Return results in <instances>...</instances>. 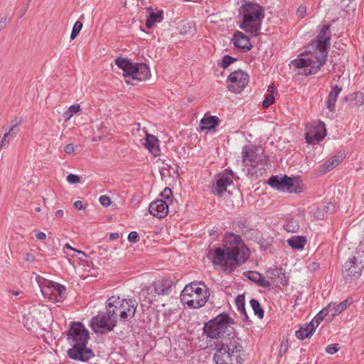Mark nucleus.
Here are the masks:
<instances>
[{
  "label": "nucleus",
  "instance_id": "obj_1",
  "mask_svg": "<svg viewBox=\"0 0 364 364\" xmlns=\"http://www.w3.org/2000/svg\"><path fill=\"white\" fill-rule=\"evenodd\" d=\"M226 240L228 246L210 249L208 257L212 259L215 269L231 274L240 264L247 261L250 252L240 235L230 234Z\"/></svg>",
  "mask_w": 364,
  "mask_h": 364
},
{
  "label": "nucleus",
  "instance_id": "obj_2",
  "mask_svg": "<svg viewBox=\"0 0 364 364\" xmlns=\"http://www.w3.org/2000/svg\"><path fill=\"white\" fill-rule=\"evenodd\" d=\"M331 37L330 25H324L316 39L308 46L307 56L295 59L291 64L297 68H303L301 74L305 75L317 73L326 63Z\"/></svg>",
  "mask_w": 364,
  "mask_h": 364
},
{
  "label": "nucleus",
  "instance_id": "obj_3",
  "mask_svg": "<svg viewBox=\"0 0 364 364\" xmlns=\"http://www.w3.org/2000/svg\"><path fill=\"white\" fill-rule=\"evenodd\" d=\"M67 338L71 346L67 351L70 358L85 362L94 356L92 350L87 347L89 331L82 323H72L67 332Z\"/></svg>",
  "mask_w": 364,
  "mask_h": 364
},
{
  "label": "nucleus",
  "instance_id": "obj_4",
  "mask_svg": "<svg viewBox=\"0 0 364 364\" xmlns=\"http://www.w3.org/2000/svg\"><path fill=\"white\" fill-rule=\"evenodd\" d=\"M239 13L242 19L240 28L254 36H257L264 18L263 8L257 4L245 2L240 6Z\"/></svg>",
  "mask_w": 364,
  "mask_h": 364
},
{
  "label": "nucleus",
  "instance_id": "obj_5",
  "mask_svg": "<svg viewBox=\"0 0 364 364\" xmlns=\"http://www.w3.org/2000/svg\"><path fill=\"white\" fill-rule=\"evenodd\" d=\"M215 346L213 360L216 364H241L243 363L242 346L237 339L221 341Z\"/></svg>",
  "mask_w": 364,
  "mask_h": 364
},
{
  "label": "nucleus",
  "instance_id": "obj_6",
  "mask_svg": "<svg viewBox=\"0 0 364 364\" xmlns=\"http://www.w3.org/2000/svg\"><path fill=\"white\" fill-rule=\"evenodd\" d=\"M233 320L227 314H220L204 326V332L210 338H220L221 341L235 339Z\"/></svg>",
  "mask_w": 364,
  "mask_h": 364
},
{
  "label": "nucleus",
  "instance_id": "obj_7",
  "mask_svg": "<svg viewBox=\"0 0 364 364\" xmlns=\"http://www.w3.org/2000/svg\"><path fill=\"white\" fill-rule=\"evenodd\" d=\"M137 308V302L134 299H120L119 296H112L107 299L106 309L111 314V316L116 320L124 323L132 318Z\"/></svg>",
  "mask_w": 364,
  "mask_h": 364
},
{
  "label": "nucleus",
  "instance_id": "obj_8",
  "mask_svg": "<svg viewBox=\"0 0 364 364\" xmlns=\"http://www.w3.org/2000/svg\"><path fill=\"white\" fill-rule=\"evenodd\" d=\"M115 64L123 70V75L128 84L133 85L151 76L149 67L145 63H134L130 59L117 58Z\"/></svg>",
  "mask_w": 364,
  "mask_h": 364
},
{
  "label": "nucleus",
  "instance_id": "obj_9",
  "mask_svg": "<svg viewBox=\"0 0 364 364\" xmlns=\"http://www.w3.org/2000/svg\"><path fill=\"white\" fill-rule=\"evenodd\" d=\"M209 294L205 284L191 282L186 285L181 293V301L188 307L198 309L203 306L208 299Z\"/></svg>",
  "mask_w": 364,
  "mask_h": 364
},
{
  "label": "nucleus",
  "instance_id": "obj_10",
  "mask_svg": "<svg viewBox=\"0 0 364 364\" xmlns=\"http://www.w3.org/2000/svg\"><path fill=\"white\" fill-rule=\"evenodd\" d=\"M116 320L111 316V314L106 310V312H100L91 321L92 329L97 333L105 334L114 329L116 326Z\"/></svg>",
  "mask_w": 364,
  "mask_h": 364
},
{
  "label": "nucleus",
  "instance_id": "obj_11",
  "mask_svg": "<svg viewBox=\"0 0 364 364\" xmlns=\"http://www.w3.org/2000/svg\"><path fill=\"white\" fill-rule=\"evenodd\" d=\"M249 82V75L242 70H235L228 77V88L235 93L241 92Z\"/></svg>",
  "mask_w": 364,
  "mask_h": 364
},
{
  "label": "nucleus",
  "instance_id": "obj_12",
  "mask_svg": "<svg viewBox=\"0 0 364 364\" xmlns=\"http://www.w3.org/2000/svg\"><path fill=\"white\" fill-rule=\"evenodd\" d=\"M65 287L61 284L48 281L41 287V292L44 297L51 301L59 302L65 298Z\"/></svg>",
  "mask_w": 364,
  "mask_h": 364
},
{
  "label": "nucleus",
  "instance_id": "obj_13",
  "mask_svg": "<svg viewBox=\"0 0 364 364\" xmlns=\"http://www.w3.org/2000/svg\"><path fill=\"white\" fill-rule=\"evenodd\" d=\"M363 264L361 261L353 257L349 259L343 265L342 274L346 282H351L358 279L363 269Z\"/></svg>",
  "mask_w": 364,
  "mask_h": 364
},
{
  "label": "nucleus",
  "instance_id": "obj_14",
  "mask_svg": "<svg viewBox=\"0 0 364 364\" xmlns=\"http://www.w3.org/2000/svg\"><path fill=\"white\" fill-rule=\"evenodd\" d=\"M168 280H157L153 284L149 287L146 289V293L149 303H152L155 300L156 295H167L171 291V285Z\"/></svg>",
  "mask_w": 364,
  "mask_h": 364
},
{
  "label": "nucleus",
  "instance_id": "obj_15",
  "mask_svg": "<svg viewBox=\"0 0 364 364\" xmlns=\"http://www.w3.org/2000/svg\"><path fill=\"white\" fill-rule=\"evenodd\" d=\"M326 136V127L323 122H315L312 127L306 133V142L316 144L320 142Z\"/></svg>",
  "mask_w": 364,
  "mask_h": 364
},
{
  "label": "nucleus",
  "instance_id": "obj_16",
  "mask_svg": "<svg viewBox=\"0 0 364 364\" xmlns=\"http://www.w3.org/2000/svg\"><path fill=\"white\" fill-rule=\"evenodd\" d=\"M232 171H228L227 169L225 172L218 174L213 193L222 196L227 191V187L232 183Z\"/></svg>",
  "mask_w": 364,
  "mask_h": 364
},
{
  "label": "nucleus",
  "instance_id": "obj_17",
  "mask_svg": "<svg viewBox=\"0 0 364 364\" xmlns=\"http://www.w3.org/2000/svg\"><path fill=\"white\" fill-rule=\"evenodd\" d=\"M149 211L153 216L158 218H163L168 213V206L166 201L159 199L150 203Z\"/></svg>",
  "mask_w": 364,
  "mask_h": 364
},
{
  "label": "nucleus",
  "instance_id": "obj_18",
  "mask_svg": "<svg viewBox=\"0 0 364 364\" xmlns=\"http://www.w3.org/2000/svg\"><path fill=\"white\" fill-rule=\"evenodd\" d=\"M231 41L235 47L240 49L243 52L250 50L252 47L249 38L239 31H236L234 33Z\"/></svg>",
  "mask_w": 364,
  "mask_h": 364
},
{
  "label": "nucleus",
  "instance_id": "obj_19",
  "mask_svg": "<svg viewBox=\"0 0 364 364\" xmlns=\"http://www.w3.org/2000/svg\"><path fill=\"white\" fill-rule=\"evenodd\" d=\"M345 154L343 152H338L334 156L328 159L323 164L318 166L317 172L321 175H324L327 172L336 168L344 159Z\"/></svg>",
  "mask_w": 364,
  "mask_h": 364
},
{
  "label": "nucleus",
  "instance_id": "obj_20",
  "mask_svg": "<svg viewBox=\"0 0 364 364\" xmlns=\"http://www.w3.org/2000/svg\"><path fill=\"white\" fill-rule=\"evenodd\" d=\"M146 134L144 146L155 157L159 156L161 153L159 140L153 134H149L146 131H144Z\"/></svg>",
  "mask_w": 364,
  "mask_h": 364
},
{
  "label": "nucleus",
  "instance_id": "obj_21",
  "mask_svg": "<svg viewBox=\"0 0 364 364\" xmlns=\"http://www.w3.org/2000/svg\"><path fill=\"white\" fill-rule=\"evenodd\" d=\"M19 130L18 123L16 122L0 139V149L8 148L11 141L17 136Z\"/></svg>",
  "mask_w": 364,
  "mask_h": 364
},
{
  "label": "nucleus",
  "instance_id": "obj_22",
  "mask_svg": "<svg viewBox=\"0 0 364 364\" xmlns=\"http://www.w3.org/2000/svg\"><path fill=\"white\" fill-rule=\"evenodd\" d=\"M257 149L252 146H245L242 151V162L245 166H251L257 158Z\"/></svg>",
  "mask_w": 364,
  "mask_h": 364
},
{
  "label": "nucleus",
  "instance_id": "obj_23",
  "mask_svg": "<svg viewBox=\"0 0 364 364\" xmlns=\"http://www.w3.org/2000/svg\"><path fill=\"white\" fill-rule=\"evenodd\" d=\"M341 90L342 88L337 85L331 87V90L326 100V107L329 111L333 112L335 110L336 102Z\"/></svg>",
  "mask_w": 364,
  "mask_h": 364
},
{
  "label": "nucleus",
  "instance_id": "obj_24",
  "mask_svg": "<svg viewBox=\"0 0 364 364\" xmlns=\"http://www.w3.org/2000/svg\"><path fill=\"white\" fill-rule=\"evenodd\" d=\"M352 303L351 299H346L345 301L339 303L338 304H330L326 306L330 316L332 318L336 315L340 314L345 309H346Z\"/></svg>",
  "mask_w": 364,
  "mask_h": 364
},
{
  "label": "nucleus",
  "instance_id": "obj_25",
  "mask_svg": "<svg viewBox=\"0 0 364 364\" xmlns=\"http://www.w3.org/2000/svg\"><path fill=\"white\" fill-rule=\"evenodd\" d=\"M220 119L216 116H207L205 114L200 120L201 129L210 130L219 125Z\"/></svg>",
  "mask_w": 364,
  "mask_h": 364
},
{
  "label": "nucleus",
  "instance_id": "obj_26",
  "mask_svg": "<svg viewBox=\"0 0 364 364\" xmlns=\"http://www.w3.org/2000/svg\"><path fill=\"white\" fill-rule=\"evenodd\" d=\"M316 328L311 323H306L304 326H301L296 332V336L297 338L300 340H304L306 338L310 337L315 331Z\"/></svg>",
  "mask_w": 364,
  "mask_h": 364
},
{
  "label": "nucleus",
  "instance_id": "obj_27",
  "mask_svg": "<svg viewBox=\"0 0 364 364\" xmlns=\"http://www.w3.org/2000/svg\"><path fill=\"white\" fill-rule=\"evenodd\" d=\"M148 11H150L151 13L146 21V26L148 28H152L156 23H160L163 20V12L158 11L156 13L152 11V9L151 7L147 9Z\"/></svg>",
  "mask_w": 364,
  "mask_h": 364
},
{
  "label": "nucleus",
  "instance_id": "obj_28",
  "mask_svg": "<svg viewBox=\"0 0 364 364\" xmlns=\"http://www.w3.org/2000/svg\"><path fill=\"white\" fill-rule=\"evenodd\" d=\"M306 242V238L302 236H293L287 240V242L290 247L297 250L303 249Z\"/></svg>",
  "mask_w": 364,
  "mask_h": 364
},
{
  "label": "nucleus",
  "instance_id": "obj_29",
  "mask_svg": "<svg viewBox=\"0 0 364 364\" xmlns=\"http://www.w3.org/2000/svg\"><path fill=\"white\" fill-rule=\"evenodd\" d=\"M283 272L284 271L282 268H271L267 272V277L269 278L272 283H274L276 282L277 279L280 278V276L282 275Z\"/></svg>",
  "mask_w": 364,
  "mask_h": 364
},
{
  "label": "nucleus",
  "instance_id": "obj_30",
  "mask_svg": "<svg viewBox=\"0 0 364 364\" xmlns=\"http://www.w3.org/2000/svg\"><path fill=\"white\" fill-rule=\"evenodd\" d=\"M250 303L255 314L259 318H262L264 317V310L261 307L259 302L257 300L253 299L250 300Z\"/></svg>",
  "mask_w": 364,
  "mask_h": 364
},
{
  "label": "nucleus",
  "instance_id": "obj_31",
  "mask_svg": "<svg viewBox=\"0 0 364 364\" xmlns=\"http://www.w3.org/2000/svg\"><path fill=\"white\" fill-rule=\"evenodd\" d=\"M328 309L326 308H323L321 311H320L314 317V318L310 322L311 323H313L314 327L316 328V327L319 325V323L324 319V318L328 316Z\"/></svg>",
  "mask_w": 364,
  "mask_h": 364
},
{
  "label": "nucleus",
  "instance_id": "obj_32",
  "mask_svg": "<svg viewBox=\"0 0 364 364\" xmlns=\"http://www.w3.org/2000/svg\"><path fill=\"white\" fill-rule=\"evenodd\" d=\"M281 183H282V188H281L280 191L287 190L289 192L292 191L293 185H294L292 178L289 177L287 176H284V177H282Z\"/></svg>",
  "mask_w": 364,
  "mask_h": 364
},
{
  "label": "nucleus",
  "instance_id": "obj_33",
  "mask_svg": "<svg viewBox=\"0 0 364 364\" xmlns=\"http://www.w3.org/2000/svg\"><path fill=\"white\" fill-rule=\"evenodd\" d=\"M80 111V106L78 104L71 105L64 113L63 117L65 121H68L75 114Z\"/></svg>",
  "mask_w": 364,
  "mask_h": 364
},
{
  "label": "nucleus",
  "instance_id": "obj_34",
  "mask_svg": "<svg viewBox=\"0 0 364 364\" xmlns=\"http://www.w3.org/2000/svg\"><path fill=\"white\" fill-rule=\"evenodd\" d=\"M235 303L237 307V310L243 314L245 317H247L245 306V298L242 295H238L235 299Z\"/></svg>",
  "mask_w": 364,
  "mask_h": 364
},
{
  "label": "nucleus",
  "instance_id": "obj_35",
  "mask_svg": "<svg viewBox=\"0 0 364 364\" xmlns=\"http://www.w3.org/2000/svg\"><path fill=\"white\" fill-rule=\"evenodd\" d=\"M281 180L282 178L273 176L269 178L268 183L272 188L280 191L282 188Z\"/></svg>",
  "mask_w": 364,
  "mask_h": 364
},
{
  "label": "nucleus",
  "instance_id": "obj_36",
  "mask_svg": "<svg viewBox=\"0 0 364 364\" xmlns=\"http://www.w3.org/2000/svg\"><path fill=\"white\" fill-rule=\"evenodd\" d=\"M82 28V23L80 21H77L73 26V30H72V32L70 34V39H72V40L75 39L79 34Z\"/></svg>",
  "mask_w": 364,
  "mask_h": 364
},
{
  "label": "nucleus",
  "instance_id": "obj_37",
  "mask_svg": "<svg viewBox=\"0 0 364 364\" xmlns=\"http://www.w3.org/2000/svg\"><path fill=\"white\" fill-rule=\"evenodd\" d=\"M236 60V58H232L228 55H226L222 59L221 66L225 69Z\"/></svg>",
  "mask_w": 364,
  "mask_h": 364
},
{
  "label": "nucleus",
  "instance_id": "obj_38",
  "mask_svg": "<svg viewBox=\"0 0 364 364\" xmlns=\"http://www.w3.org/2000/svg\"><path fill=\"white\" fill-rule=\"evenodd\" d=\"M274 102V95L273 94H269L263 100L262 106L264 108H267L270 105H272Z\"/></svg>",
  "mask_w": 364,
  "mask_h": 364
},
{
  "label": "nucleus",
  "instance_id": "obj_39",
  "mask_svg": "<svg viewBox=\"0 0 364 364\" xmlns=\"http://www.w3.org/2000/svg\"><path fill=\"white\" fill-rule=\"evenodd\" d=\"M285 228L288 232H297L299 226V225L293 221H289L285 225Z\"/></svg>",
  "mask_w": 364,
  "mask_h": 364
},
{
  "label": "nucleus",
  "instance_id": "obj_40",
  "mask_svg": "<svg viewBox=\"0 0 364 364\" xmlns=\"http://www.w3.org/2000/svg\"><path fill=\"white\" fill-rule=\"evenodd\" d=\"M258 284L262 287L268 288L269 287L272 282L270 281L269 278H264L261 276V277L258 279Z\"/></svg>",
  "mask_w": 364,
  "mask_h": 364
},
{
  "label": "nucleus",
  "instance_id": "obj_41",
  "mask_svg": "<svg viewBox=\"0 0 364 364\" xmlns=\"http://www.w3.org/2000/svg\"><path fill=\"white\" fill-rule=\"evenodd\" d=\"M100 204L104 207H108L111 203V200L107 196H101L99 198Z\"/></svg>",
  "mask_w": 364,
  "mask_h": 364
},
{
  "label": "nucleus",
  "instance_id": "obj_42",
  "mask_svg": "<svg viewBox=\"0 0 364 364\" xmlns=\"http://www.w3.org/2000/svg\"><path fill=\"white\" fill-rule=\"evenodd\" d=\"M67 181L70 184H75L80 182V177L77 175L70 173L67 176Z\"/></svg>",
  "mask_w": 364,
  "mask_h": 364
},
{
  "label": "nucleus",
  "instance_id": "obj_43",
  "mask_svg": "<svg viewBox=\"0 0 364 364\" xmlns=\"http://www.w3.org/2000/svg\"><path fill=\"white\" fill-rule=\"evenodd\" d=\"M338 344H331V345H328L326 348V351L328 353V354H334L336 353V352L338 351L339 350V348L338 346Z\"/></svg>",
  "mask_w": 364,
  "mask_h": 364
},
{
  "label": "nucleus",
  "instance_id": "obj_44",
  "mask_svg": "<svg viewBox=\"0 0 364 364\" xmlns=\"http://www.w3.org/2000/svg\"><path fill=\"white\" fill-rule=\"evenodd\" d=\"M128 240L131 242H136L139 240V236L136 232L133 231L129 234Z\"/></svg>",
  "mask_w": 364,
  "mask_h": 364
},
{
  "label": "nucleus",
  "instance_id": "obj_45",
  "mask_svg": "<svg viewBox=\"0 0 364 364\" xmlns=\"http://www.w3.org/2000/svg\"><path fill=\"white\" fill-rule=\"evenodd\" d=\"M306 13V7L305 6L301 5L299 6L296 11V14L299 18H304Z\"/></svg>",
  "mask_w": 364,
  "mask_h": 364
},
{
  "label": "nucleus",
  "instance_id": "obj_46",
  "mask_svg": "<svg viewBox=\"0 0 364 364\" xmlns=\"http://www.w3.org/2000/svg\"><path fill=\"white\" fill-rule=\"evenodd\" d=\"M75 147L73 144H68L64 147V151L68 154H73L75 151Z\"/></svg>",
  "mask_w": 364,
  "mask_h": 364
},
{
  "label": "nucleus",
  "instance_id": "obj_47",
  "mask_svg": "<svg viewBox=\"0 0 364 364\" xmlns=\"http://www.w3.org/2000/svg\"><path fill=\"white\" fill-rule=\"evenodd\" d=\"M287 349H288L287 343H282L280 345L279 350V355L280 357H282L287 353Z\"/></svg>",
  "mask_w": 364,
  "mask_h": 364
},
{
  "label": "nucleus",
  "instance_id": "obj_48",
  "mask_svg": "<svg viewBox=\"0 0 364 364\" xmlns=\"http://www.w3.org/2000/svg\"><path fill=\"white\" fill-rule=\"evenodd\" d=\"M171 194H172V192L169 188H165L164 190L163 191V192L161 193L162 197L165 198L167 200L169 199Z\"/></svg>",
  "mask_w": 364,
  "mask_h": 364
},
{
  "label": "nucleus",
  "instance_id": "obj_49",
  "mask_svg": "<svg viewBox=\"0 0 364 364\" xmlns=\"http://www.w3.org/2000/svg\"><path fill=\"white\" fill-rule=\"evenodd\" d=\"M279 279V283L285 287L288 284V278L286 277L284 272H282V275L280 276V278H278Z\"/></svg>",
  "mask_w": 364,
  "mask_h": 364
},
{
  "label": "nucleus",
  "instance_id": "obj_50",
  "mask_svg": "<svg viewBox=\"0 0 364 364\" xmlns=\"http://www.w3.org/2000/svg\"><path fill=\"white\" fill-rule=\"evenodd\" d=\"M251 274L252 276H250L249 279L258 282V279L261 277V274L257 272H252Z\"/></svg>",
  "mask_w": 364,
  "mask_h": 364
},
{
  "label": "nucleus",
  "instance_id": "obj_51",
  "mask_svg": "<svg viewBox=\"0 0 364 364\" xmlns=\"http://www.w3.org/2000/svg\"><path fill=\"white\" fill-rule=\"evenodd\" d=\"M7 23V18L6 16H3L0 19V31L5 28Z\"/></svg>",
  "mask_w": 364,
  "mask_h": 364
},
{
  "label": "nucleus",
  "instance_id": "obj_52",
  "mask_svg": "<svg viewBox=\"0 0 364 364\" xmlns=\"http://www.w3.org/2000/svg\"><path fill=\"white\" fill-rule=\"evenodd\" d=\"M74 206L75 208L78 210H84L85 208V205H83L82 201L81 200H77L74 203Z\"/></svg>",
  "mask_w": 364,
  "mask_h": 364
},
{
  "label": "nucleus",
  "instance_id": "obj_53",
  "mask_svg": "<svg viewBox=\"0 0 364 364\" xmlns=\"http://www.w3.org/2000/svg\"><path fill=\"white\" fill-rule=\"evenodd\" d=\"M25 259L28 262H33L35 260V256L32 253L27 252L25 255Z\"/></svg>",
  "mask_w": 364,
  "mask_h": 364
},
{
  "label": "nucleus",
  "instance_id": "obj_54",
  "mask_svg": "<svg viewBox=\"0 0 364 364\" xmlns=\"http://www.w3.org/2000/svg\"><path fill=\"white\" fill-rule=\"evenodd\" d=\"M66 248V249H68V250H73V251H75V252H77V253L79 254H82L83 255H85V252L81 251V250H77L73 247H72L68 243H66L64 246V249Z\"/></svg>",
  "mask_w": 364,
  "mask_h": 364
},
{
  "label": "nucleus",
  "instance_id": "obj_55",
  "mask_svg": "<svg viewBox=\"0 0 364 364\" xmlns=\"http://www.w3.org/2000/svg\"><path fill=\"white\" fill-rule=\"evenodd\" d=\"M36 238H38V240H43L46 238V233L43 232H38L36 235Z\"/></svg>",
  "mask_w": 364,
  "mask_h": 364
},
{
  "label": "nucleus",
  "instance_id": "obj_56",
  "mask_svg": "<svg viewBox=\"0 0 364 364\" xmlns=\"http://www.w3.org/2000/svg\"><path fill=\"white\" fill-rule=\"evenodd\" d=\"M31 0H23V14H24L29 7V4Z\"/></svg>",
  "mask_w": 364,
  "mask_h": 364
},
{
  "label": "nucleus",
  "instance_id": "obj_57",
  "mask_svg": "<svg viewBox=\"0 0 364 364\" xmlns=\"http://www.w3.org/2000/svg\"><path fill=\"white\" fill-rule=\"evenodd\" d=\"M109 237L110 240H114L119 237V234L118 232H112L109 234Z\"/></svg>",
  "mask_w": 364,
  "mask_h": 364
},
{
  "label": "nucleus",
  "instance_id": "obj_58",
  "mask_svg": "<svg viewBox=\"0 0 364 364\" xmlns=\"http://www.w3.org/2000/svg\"><path fill=\"white\" fill-rule=\"evenodd\" d=\"M309 267L313 270H316L319 268V264L317 262H312L309 264Z\"/></svg>",
  "mask_w": 364,
  "mask_h": 364
},
{
  "label": "nucleus",
  "instance_id": "obj_59",
  "mask_svg": "<svg viewBox=\"0 0 364 364\" xmlns=\"http://www.w3.org/2000/svg\"><path fill=\"white\" fill-rule=\"evenodd\" d=\"M268 92H271V94H273L274 95V92H276V87L274 86L273 84L270 85L268 87Z\"/></svg>",
  "mask_w": 364,
  "mask_h": 364
},
{
  "label": "nucleus",
  "instance_id": "obj_60",
  "mask_svg": "<svg viewBox=\"0 0 364 364\" xmlns=\"http://www.w3.org/2000/svg\"><path fill=\"white\" fill-rule=\"evenodd\" d=\"M9 293H10L11 294H12L13 296H17L18 295H20L21 294H22V292L21 291H16V290H9Z\"/></svg>",
  "mask_w": 364,
  "mask_h": 364
},
{
  "label": "nucleus",
  "instance_id": "obj_61",
  "mask_svg": "<svg viewBox=\"0 0 364 364\" xmlns=\"http://www.w3.org/2000/svg\"><path fill=\"white\" fill-rule=\"evenodd\" d=\"M63 210H58L55 212V215L57 217V218H62L63 216Z\"/></svg>",
  "mask_w": 364,
  "mask_h": 364
},
{
  "label": "nucleus",
  "instance_id": "obj_62",
  "mask_svg": "<svg viewBox=\"0 0 364 364\" xmlns=\"http://www.w3.org/2000/svg\"><path fill=\"white\" fill-rule=\"evenodd\" d=\"M35 210H36V212H40V211H41V208H40V207H36V208H35Z\"/></svg>",
  "mask_w": 364,
  "mask_h": 364
},
{
  "label": "nucleus",
  "instance_id": "obj_63",
  "mask_svg": "<svg viewBox=\"0 0 364 364\" xmlns=\"http://www.w3.org/2000/svg\"><path fill=\"white\" fill-rule=\"evenodd\" d=\"M332 211H334V206L333 204H332Z\"/></svg>",
  "mask_w": 364,
  "mask_h": 364
},
{
  "label": "nucleus",
  "instance_id": "obj_64",
  "mask_svg": "<svg viewBox=\"0 0 364 364\" xmlns=\"http://www.w3.org/2000/svg\"><path fill=\"white\" fill-rule=\"evenodd\" d=\"M363 60H364V56L363 57Z\"/></svg>",
  "mask_w": 364,
  "mask_h": 364
}]
</instances>
